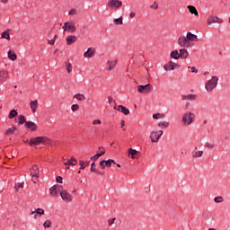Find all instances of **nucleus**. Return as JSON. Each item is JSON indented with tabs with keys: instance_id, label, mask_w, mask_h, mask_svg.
<instances>
[{
	"instance_id": "nucleus-1",
	"label": "nucleus",
	"mask_w": 230,
	"mask_h": 230,
	"mask_svg": "<svg viewBox=\"0 0 230 230\" xmlns=\"http://www.w3.org/2000/svg\"><path fill=\"white\" fill-rule=\"evenodd\" d=\"M195 119H196L195 113L191 111H187L182 116L181 123H183L185 127H190V125L195 122Z\"/></svg>"
},
{
	"instance_id": "nucleus-2",
	"label": "nucleus",
	"mask_w": 230,
	"mask_h": 230,
	"mask_svg": "<svg viewBox=\"0 0 230 230\" xmlns=\"http://www.w3.org/2000/svg\"><path fill=\"white\" fill-rule=\"evenodd\" d=\"M218 85V76L214 75L205 84V89L208 93L213 92L214 89Z\"/></svg>"
},
{
	"instance_id": "nucleus-3",
	"label": "nucleus",
	"mask_w": 230,
	"mask_h": 230,
	"mask_svg": "<svg viewBox=\"0 0 230 230\" xmlns=\"http://www.w3.org/2000/svg\"><path fill=\"white\" fill-rule=\"evenodd\" d=\"M40 143H47L48 145H49V143H51V140H49L47 137H37L31 138L29 142V145L31 146L36 147L37 145H40Z\"/></svg>"
},
{
	"instance_id": "nucleus-4",
	"label": "nucleus",
	"mask_w": 230,
	"mask_h": 230,
	"mask_svg": "<svg viewBox=\"0 0 230 230\" xmlns=\"http://www.w3.org/2000/svg\"><path fill=\"white\" fill-rule=\"evenodd\" d=\"M30 172L32 182L37 184V182H39V178L40 177V171L39 170V166H37V164L32 165Z\"/></svg>"
},
{
	"instance_id": "nucleus-5",
	"label": "nucleus",
	"mask_w": 230,
	"mask_h": 230,
	"mask_svg": "<svg viewBox=\"0 0 230 230\" xmlns=\"http://www.w3.org/2000/svg\"><path fill=\"white\" fill-rule=\"evenodd\" d=\"M63 31L66 33V31H68L69 33H75L76 31V22L74 21H68L64 23L63 26Z\"/></svg>"
},
{
	"instance_id": "nucleus-6",
	"label": "nucleus",
	"mask_w": 230,
	"mask_h": 230,
	"mask_svg": "<svg viewBox=\"0 0 230 230\" xmlns=\"http://www.w3.org/2000/svg\"><path fill=\"white\" fill-rule=\"evenodd\" d=\"M163 134H164L163 130L152 131L149 136L151 142L159 143V139H161V137L163 136Z\"/></svg>"
},
{
	"instance_id": "nucleus-7",
	"label": "nucleus",
	"mask_w": 230,
	"mask_h": 230,
	"mask_svg": "<svg viewBox=\"0 0 230 230\" xmlns=\"http://www.w3.org/2000/svg\"><path fill=\"white\" fill-rule=\"evenodd\" d=\"M222 22H224V20L215 15H210L207 20L208 26H211V24H222Z\"/></svg>"
},
{
	"instance_id": "nucleus-8",
	"label": "nucleus",
	"mask_w": 230,
	"mask_h": 230,
	"mask_svg": "<svg viewBox=\"0 0 230 230\" xmlns=\"http://www.w3.org/2000/svg\"><path fill=\"white\" fill-rule=\"evenodd\" d=\"M137 91L142 94H148V93H151L152 91V84H147L146 85H138Z\"/></svg>"
},
{
	"instance_id": "nucleus-9",
	"label": "nucleus",
	"mask_w": 230,
	"mask_h": 230,
	"mask_svg": "<svg viewBox=\"0 0 230 230\" xmlns=\"http://www.w3.org/2000/svg\"><path fill=\"white\" fill-rule=\"evenodd\" d=\"M121 6H123V2L119 1V0H110L108 1V7L109 8H121Z\"/></svg>"
},
{
	"instance_id": "nucleus-10",
	"label": "nucleus",
	"mask_w": 230,
	"mask_h": 230,
	"mask_svg": "<svg viewBox=\"0 0 230 230\" xmlns=\"http://www.w3.org/2000/svg\"><path fill=\"white\" fill-rule=\"evenodd\" d=\"M178 44L181 48H190V46H191V42H190L185 36H181L178 39Z\"/></svg>"
},
{
	"instance_id": "nucleus-11",
	"label": "nucleus",
	"mask_w": 230,
	"mask_h": 230,
	"mask_svg": "<svg viewBox=\"0 0 230 230\" xmlns=\"http://www.w3.org/2000/svg\"><path fill=\"white\" fill-rule=\"evenodd\" d=\"M62 186L60 185H54L49 189V193L52 197H57L58 193L61 195Z\"/></svg>"
},
{
	"instance_id": "nucleus-12",
	"label": "nucleus",
	"mask_w": 230,
	"mask_h": 230,
	"mask_svg": "<svg viewBox=\"0 0 230 230\" xmlns=\"http://www.w3.org/2000/svg\"><path fill=\"white\" fill-rule=\"evenodd\" d=\"M181 67L178 64L174 63L173 61H170L169 63L164 66V69L165 71H173L175 69H179Z\"/></svg>"
},
{
	"instance_id": "nucleus-13",
	"label": "nucleus",
	"mask_w": 230,
	"mask_h": 230,
	"mask_svg": "<svg viewBox=\"0 0 230 230\" xmlns=\"http://www.w3.org/2000/svg\"><path fill=\"white\" fill-rule=\"evenodd\" d=\"M60 197L65 202H71L73 200V196L67 190H62Z\"/></svg>"
},
{
	"instance_id": "nucleus-14",
	"label": "nucleus",
	"mask_w": 230,
	"mask_h": 230,
	"mask_svg": "<svg viewBox=\"0 0 230 230\" xmlns=\"http://www.w3.org/2000/svg\"><path fill=\"white\" fill-rule=\"evenodd\" d=\"M10 78V75L8 71L6 70H2L0 71V85H3V84Z\"/></svg>"
},
{
	"instance_id": "nucleus-15",
	"label": "nucleus",
	"mask_w": 230,
	"mask_h": 230,
	"mask_svg": "<svg viewBox=\"0 0 230 230\" xmlns=\"http://www.w3.org/2000/svg\"><path fill=\"white\" fill-rule=\"evenodd\" d=\"M96 49L93 47L88 48L87 51L84 53V58H93V56L95 55Z\"/></svg>"
},
{
	"instance_id": "nucleus-16",
	"label": "nucleus",
	"mask_w": 230,
	"mask_h": 230,
	"mask_svg": "<svg viewBox=\"0 0 230 230\" xmlns=\"http://www.w3.org/2000/svg\"><path fill=\"white\" fill-rule=\"evenodd\" d=\"M99 150H101V151H98V153L95 155L91 157V161H93V162L98 161V159H100V157H102V155H104L105 149H103V146H100Z\"/></svg>"
},
{
	"instance_id": "nucleus-17",
	"label": "nucleus",
	"mask_w": 230,
	"mask_h": 230,
	"mask_svg": "<svg viewBox=\"0 0 230 230\" xmlns=\"http://www.w3.org/2000/svg\"><path fill=\"white\" fill-rule=\"evenodd\" d=\"M24 127L31 130V132H35V130H37L38 128L37 124H35V122L33 121L25 122Z\"/></svg>"
},
{
	"instance_id": "nucleus-18",
	"label": "nucleus",
	"mask_w": 230,
	"mask_h": 230,
	"mask_svg": "<svg viewBox=\"0 0 230 230\" xmlns=\"http://www.w3.org/2000/svg\"><path fill=\"white\" fill-rule=\"evenodd\" d=\"M128 154V157H131V159H139V152L136 149L129 148Z\"/></svg>"
},
{
	"instance_id": "nucleus-19",
	"label": "nucleus",
	"mask_w": 230,
	"mask_h": 230,
	"mask_svg": "<svg viewBox=\"0 0 230 230\" xmlns=\"http://www.w3.org/2000/svg\"><path fill=\"white\" fill-rule=\"evenodd\" d=\"M114 109H117L119 112H122L125 116H128V114H130V110L127 109V107L123 105H119L118 107L115 106Z\"/></svg>"
},
{
	"instance_id": "nucleus-20",
	"label": "nucleus",
	"mask_w": 230,
	"mask_h": 230,
	"mask_svg": "<svg viewBox=\"0 0 230 230\" xmlns=\"http://www.w3.org/2000/svg\"><path fill=\"white\" fill-rule=\"evenodd\" d=\"M185 38H187V40L189 42H195V41L199 40V37H197V35H195L191 32H187Z\"/></svg>"
},
{
	"instance_id": "nucleus-21",
	"label": "nucleus",
	"mask_w": 230,
	"mask_h": 230,
	"mask_svg": "<svg viewBox=\"0 0 230 230\" xmlns=\"http://www.w3.org/2000/svg\"><path fill=\"white\" fill-rule=\"evenodd\" d=\"M78 38L75 35H70L66 38L67 46H71V44H75Z\"/></svg>"
},
{
	"instance_id": "nucleus-22",
	"label": "nucleus",
	"mask_w": 230,
	"mask_h": 230,
	"mask_svg": "<svg viewBox=\"0 0 230 230\" xmlns=\"http://www.w3.org/2000/svg\"><path fill=\"white\" fill-rule=\"evenodd\" d=\"M204 154V151L199 150V147H195L191 153V155L194 159L200 157Z\"/></svg>"
},
{
	"instance_id": "nucleus-23",
	"label": "nucleus",
	"mask_w": 230,
	"mask_h": 230,
	"mask_svg": "<svg viewBox=\"0 0 230 230\" xmlns=\"http://www.w3.org/2000/svg\"><path fill=\"white\" fill-rule=\"evenodd\" d=\"M30 107L33 113L37 112V109L39 108V101H37V100L31 101L30 102Z\"/></svg>"
},
{
	"instance_id": "nucleus-24",
	"label": "nucleus",
	"mask_w": 230,
	"mask_h": 230,
	"mask_svg": "<svg viewBox=\"0 0 230 230\" xmlns=\"http://www.w3.org/2000/svg\"><path fill=\"white\" fill-rule=\"evenodd\" d=\"M187 8L192 15H196L197 17H199V11H197V8L195 6L188 5Z\"/></svg>"
},
{
	"instance_id": "nucleus-25",
	"label": "nucleus",
	"mask_w": 230,
	"mask_h": 230,
	"mask_svg": "<svg viewBox=\"0 0 230 230\" xmlns=\"http://www.w3.org/2000/svg\"><path fill=\"white\" fill-rule=\"evenodd\" d=\"M64 164H71V166H76L78 164V160L76 158L72 157L71 159H68L66 162H64Z\"/></svg>"
},
{
	"instance_id": "nucleus-26",
	"label": "nucleus",
	"mask_w": 230,
	"mask_h": 230,
	"mask_svg": "<svg viewBox=\"0 0 230 230\" xmlns=\"http://www.w3.org/2000/svg\"><path fill=\"white\" fill-rule=\"evenodd\" d=\"M7 55H8V58H9L10 60H12L13 62L15 61V60H17V54L14 53L13 51H12V49H10V50L8 51Z\"/></svg>"
},
{
	"instance_id": "nucleus-27",
	"label": "nucleus",
	"mask_w": 230,
	"mask_h": 230,
	"mask_svg": "<svg viewBox=\"0 0 230 230\" xmlns=\"http://www.w3.org/2000/svg\"><path fill=\"white\" fill-rule=\"evenodd\" d=\"M91 172H93V173H97L98 175L103 176V172L96 170V164L93 162L91 165Z\"/></svg>"
},
{
	"instance_id": "nucleus-28",
	"label": "nucleus",
	"mask_w": 230,
	"mask_h": 230,
	"mask_svg": "<svg viewBox=\"0 0 230 230\" xmlns=\"http://www.w3.org/2000/svg\"><path fill=\"white\" fill-rule=\"evenodd\" d=\"M171 58H174V60H179L181 58V54L178 50H174L171 52Z\"/></svg>"
},
{
	"instance_id": "nucleus-29",
	"label": "nucleus",
	"mask_w": 230,
	"mask_h": 230,
	"mask_svg": "<svg viewBox=\"0 0 230 230\" xmlns=\"http://www.w3.org/2000/svg\"><path fill=\"white\" fill-rule=\"evenodd\" d=\"M74 99L77 100L78 102H85V96L82 93H76L73 97Z\"/></svg>"
},
{
	"instance_id": "nucleus-30",
	"label": "nucleus",
	"mask_w": 230,
	"mask_h": 230,
	"mask_svg": "<svg viewBox=\"0 0 230 230\" xmlns=\"http://www.w3.org/2000/svg\"><path fill=\"white\" fill-rule=\"evenodd\" d=\"M117 62H118L117 60L114 61V62H112V61H108V62H107V65H108L107 70H108V71H112V69H114V67H116Z\"/></svg>"
},
{
	"instance_id": "nucleus-31",
	"label": "nucleus",
	"mask_w": 230,
	"mask_h": 230,
	"mask_svg": "<svg viewBox=\"0 0 230 230\" xmlns=\"http://www.w3.org/2000/svg\"><path fill=\"white\" fill-rule=\"evenodd\" d=\"M188 55L190 54L188 53V50L186 49H180V57L181 58H188Z\"/></svg>"
},
{
	"instance_id": "nucleus-32",
	"label": "nucleus",
	"mask_w": 230,
	"mask_h": 230,
	"mask_svg": "<svg viewBox=\"0 0 230 230\" xmlns=\"http://www.w3.org/2000/svg\"><path fill=\"white\" fill-rule=\"evenodd\" d=\"M181 100H197V95L195 94L181 95Z\"/></svg>"
},
{
	"instance_id": "nucleus-33",
	"label": "nucleus",
	"mask_w": 230,
	"mask_h": 230,
	"mask_svg": "<svg viewBox=\"0 0 230 230\" xmlns=\"http://www.w3.org/2000/svg\"><path fill=\"white\" fill-rule=\"evenodd\" d=\"M2 39H6V40H10V29H7L5 31L1 34Z\"/></svg>"
},
{
	"instance_id": "nucleus-34",
	"label": "nucleus",
	"mask_w": 230,
	"mask_h": 230,
	"mask_svg": "<svg viewBox=\"0 0 230 230\" xmlns=\"http://www.w3.org/2000/svg\"><path fill=\"white\" fill-rule=\"evenodd\" d=\"M158 127L160 128H168L170 127V122L168 121H161L158 123Z\"/></svg>"
},
{
	"instance_id": "nucleus-35",
	"label": "nucleus",
	"mask_w": 230,
	"mask_h": 230,
	"mask_svg": "<svg viewBox=\"0 0 230 230\" xmlns=\"http://www.w3.org/2000/svg\"><path fill=\"white\" fill-rule=\"evenodd\" d=\"M15 130H17V128L13 127V128H9L6 131L5 134L6 136H10L12 134H15Z\"/></svg>"
},
{
	"instance_id": "nucleus-36",
	"label": "nucleus",
	"mask_w": 230,
	"mask_h": 230,
	"mask_svg": "<svg viewBox=\"0 0 230 230\" xmlns=\"http://www.w3.org/2000/svg\"><path fill=\"white\" fill-rule=\"evenodd\" d=\"M17 111L12 110L8 115L9 119H13V118L17 117Z\"/></svg>"
},
{
	"instance_id": "nucleus-37",
	"label": "nucleus",
	"mask_w": 230,
	"mask_h": 230,
	"mask_svg": "<svg viewBox=\"0 0 230 230\" xmlns=\"http://www.w3.org/2000/svg\"><path fill=\"white\" fill-rule=\"evenodd\" d=\"M113 24H115V26H119V24H123V17L120 16L119 18L113 20Z\"/></svg>"
},
{
	"instance_id": "nucleus-38",
	"label": "nucleus",
	"mask_w": 230,
	"mask_h": 230,
	"mask_svg": "<svg viewBox=\"0 0 230 230\" xmlns=\"http://www.w3.org/2000/svg\"><path fill=\"white\" fill-rule=\"evenodd\" d=\"M153 119H164V114H162V113L153 114Z\"/></svg>"
},
{
	"instance_id": "nucleus-39",
	"label": "nucleus",
	"mask_w": 230,
	"mask_h": 230,
	"mask_svg": "<svg viewBox=\"0 0 230 230\" xmlns=\"http://www.w3.org/2000/svg\"><path fill=\"white\" fill-rule=\"evenodd\" d=\"M19 119V124L20 125H24V123L26 124V117H24V115H19L18 117Z\"/></svg>"
},
{
	"instance_id": "nucleus-40",
	"label": "nucleus",
	"mask_w": 230,
	"mask_h": 230,
	"mask_svg": "<svg viewBox=\"0 0 230 230\" xmlns=\"http://www.w3.org/2000/svg\"><path fill=\"white\" fill-rule=\"evenodd\" d=\"M214 202H216V204H220L224 202V198L222 196H217L214 199Z\"/></svg>"
},
{
	"instance_id": "nucleus-41",
	"label": "nucleus",
	"mask_w": 230,
	"mask_h": 230,
	"mask_svg": "<svg viewBox=\"0 0 230 230\" xmlns=\"http://www.w3.org/2000/svg\"><path fill=\"white\" fill-rule=\"evenodd\" d=\"M205 148L213 149L215 148V144L211 142H206L204 145Z\"/></svg>"
},
{
	"instance_id": "nucleus-42",
	"label": "nucleus",
	"mask_w": 230,
	"mask_h": 230,
	"mask_svg": "<svg viewBox=\"0 0 230 230\" xmlns=\"http://www.w3.org/2000/svg\"><path fill=\"white\" fill-rule=\"evenodd\" d=\"M79 164H80V170H85V168H87V164H85V162L80 160L79 161Z\"/></svg>"
},
{
	"instance_id": "nucleus-43",
	"label": "nucleus",
	"mask_w": 230,
	"mask_h": 230,
	"mask_svg": "<svg viewBox=\"0 0 230 230\" xmlns=\"http://www.w3.org/2000/svg\"><path fill=\"white\" fill-rule=\"evenodd\" d=\"M14 188L16 191H19V188H24V182L16 183Z\"/></svg>"
},
{
	"instance_id": "nucleus-44",
	"label": "nucleus",
	"mask_w": 230,
	"mask_h": 230,
	"mask_svg": "<svg viewBox=\"0 0 230 230\" xmlns=\"http://www.w3.org/2000/svg\"><path fill=\"white\" fill-rule=\"evenodd\" d=\"M51 225H52V223L49 220H46L43 224V227H45V229L49 228V227H51Z\"/></svg>"
},
{
	"instance_id": "nucleus-45",
	"label": "nucleus",
	"mask_w": 230,
	"mask_h": 230,
	"mask_svg": "<svg viewBox=\"0 0 230 230\" xmlns=\"http://www.w3.org/2000/svg\"><path fill=\"white\" fill-rule=\"evenodd\" d=\"M66 71L71 73L73 71V65L71 63H66Z\"/></svg>"
},
{
	"instance_id": "nucleus-46",
	"label": "nucleus",
	"mask_w": 230,
	"mask_h": 230,
	"mask_svg": "<svg viewBox=\"0 0 230 230\" xmlns=\"http://www.w3.org/2000/svg\"><path fill=\"white\" fill-rule=\"evenodd\" d=\"M72 111L73 112H76V111H78L80 109V106H78V104H73L71 106Z\"/></svg>"
},
{
	"instance_id": "nucleus-47",
	"label": "nucleus",
	"mask_w": 230,
	"mask_h": 230,
	"mask_svg": "<svg viewBox=\"0 0 230 230\" xmlns=\"http://www.w3.org/2000/svg\"><path fill=\"white\" fill-rule=\"evenodd\" d=\"M102 170H105V167L107 166L106 164H105V160H102L99 163Z\"/></svg>"
},
{
	"instance_id": "nucleus-48",
	"label": "nucleus",
	"mask_w": 230,
	"mask_h": 230,
	"mask_svg": "<svg viewBox=\"0 0 230 230\" xmlns=\"http://www.w3.org/2000/svg\"><path fill=\"white\" fill-rule=\"evenodd\" d=\"M78 13L76 12V9H71L68 12V15H76Z\"/></svg>"
},
{
	"instance_id": "nucleus-49",
	"label": "nucleus",
	"mask_w": 230,
	"mask_h": 230,
	"mask_svg": "<svg viewBox=\"0 0 230 230\" xmlns=\"http://www.w3.org/2000/svg\"><path fill=\"white\" fill-rule=\"evenodd\" d=\"M150 8H152L153 10H157V8H159V4H157V2H154Z\"/></svg>"
},
{
	"instance_id": "nucleus-50",
	"label": "nucleus",
	"mask_w": 230,
	"mask_h": 230,
	"mask_svg": "<svg viewBox=\"0 0 230 230\" xmlns=\"http://www.w3.org/2000/svg\"><path fill=\"white\" fill-rule=\"evenodd\" d=\"M37 215H44V209L42 208H36Z\"/></svg>"
},
{
	"instance_id": "nucleus-51",
	"label": "nucleus",
	"mask_w": 230,
	"mask_h": 230,
	"mask_svg": "<svg viewBox=\"0 0 230 230\" xmlns=\"http://www.w3.org/2000/svg\"><path fill=\"white\" fill-rule=\"evenodd\" d=\"M114 222H116V217L108 220L109 226H112V224H114Z\"/></svg>"
},
{
	"instance_id": "nucleus-52",
	"label": "nucleus",
	"mask_w": 230,
	"mask_h": 230,
	"mask_svg": "<svg viewBox=\"0 0 230 230\" xmlns=\"http://www.w3.org/2000/svg\"><path fill=\"white\" fill-rule=\"evenodd\" d=\"M93 125H102V120H100V119H94V120L93 121Z\"/></svg>"
},
{
	"instance_id": "nucleus-53",
	"label": "nucleus",
	"mask_w": 230,
	"mask_h": 230,
	"mask_svg": "<svg viewBox=\"0 0 230 230\" xmlns=\"http://www.w3.org/2000/svg\"><path fill=\"white\" fill-rule=\"evenodd\" d=\"M105 164L108 168H111V166L112 165V164L111 163V160H105Z\"/></svg>"
},
{
	"instance_id": "nucleus-54",
	"label": "nucleus",
	"mask_w": 230,
	"mask_h": 230,
	"mask_svg": "<svg viewBox=\"0 0 230 230\" xmlns=\"http://www.w3.org/2000/svg\"><path fill=\"white\" fill-rule=\"evenodd\" d=\"M56 181H57V182H58L59 184H62V177H61V176H58V177L56 178Z\"/></svg>"
},
{
	"instance_id": "nucleus-55",
	"label": "nucleus",
	"mask_w": 230,
	"mask_h": 230,
	"mask_svg": "<svg viewBox=\"0 0 230 230\" xmlns=\"http://www.w3.org/2000/svg\"><path fill=\"white\" fill-rule=\"evenodd\" d=\"M129 17H130V19H134L136 17V13L131 12L129 13Z\"/></svg>"
},
{
	"instance_id": "nucleus-56",
	"label": "nucleus",
	"mask_w": 230,
	"mask_h": 230,
	"mask_svg": "<svg viewBox=\"0 0 230 230\" xmlns=\"http://www.w3.org/2000/svg\"><path fill=\"white\" fill-rule=\"evenodd\" d=\"M190 69L192 73H199V70L195 66H192Z\"/></svg>"
},
{
	"instance_id": "nucleus-57",
	"label": "nucleus",
	"mask_w": 230,
	"mask_h": 230,
	"mask_svg": "<svg viewBox=\"0 0 230 230\" xmlns=\"http://www.w3.org/2000/svg\"><path fill=\"white\" fill-rule=\"evenodd\" d=\"M48 42H49V44L53 45V44H55V39H53V40H49Z\"/></svg>"
},
{
	"instance_id": "nucleus-58",
	"label": "nucleus",
	"mask_w": 230,
	"mask_h": 230,
	"mask_svg": "<svg viewBox=\"0 0 230 230\" xmlns=\"http://www.w3.org/2000/svg\"><path fill=\"white\" fill-rule=\"evenodd\" d=\"M120 125H121V128H123V127H125V120H121Z\"/></svg>"
},
{
	"instance_id": "nucleus-59",
	"label": "nucleus",
	"mask_w": 230,
	"mask_h": 230,
	"mask_svg": "<svg viewBox=\"0 0 230 230\" xmlns=\"http://www.w3.org/2000/svg\"><path fill=\"white\" fill-rule=\"evenodd\" d=\"M110 160V163H111V164H116V162L112 159H109Z\"/></svg>"
},
{
	"instance_id": "nucleus-60",
	"label": "nucleus",
	"mask_w": 230,
	"mask_h": 230,
	"mask_svg": "<svg viewBox=\"0 0 230 230\" xmlns=\"http://www.w3.org/2000/svg\"><path fill=\"white\" fill-rule=\"evenodd\" d=\"M65 166L66 167V170H69V166H71V164H65Z\"/></svg>"
},
{
	"instance_id": "nucleus-61",
	"label": "nucleus",
	"mask_w": 230,
	"mask_h": 230,
	"mask_svg": "<svg viewBox=\"0 0 230 230\" xmlns=\"http://www.w3.org/2000/svg\"><path fill=\"white\" fill-rule=\"evenodd\" d=\"M1 2L3 3V4H6V3H8V0H1Z\"/></svg>"
},
{
	"instance_id": "nucleus-62",
	"label": "nucleus",
	"mask_w": 230,
	"mask_h": 230,
	"mask_svg": "<svg viewBox=\"0 0 230 230\" xmlns=\"http://www.w3.org/2000/svg\"><path fill=\"white\" fill-rule=\"evenodd\" d=\"M207 124H208V120L205 119V120L203 121V125H207Z\"/></svg>"
},
{
	"instance_id": "nucleus-63",
	"label": "nucleus",
	"mask_w": 230,
	"mask_h": 230,
	"mask_svg": "<svg viewBox=\"0 0 230 230\" xmlns=\"http://www.w3.org/2000/svg\"><path fill=\"white\" fill-rule=\"evenodd\" d=\"M35 213H37L36 210L31 211V215H35Z\"/></svg>"
},
{
	"instance_id": "nucleus-64",
	"label": "nucleus",
	"mask_w": 230,
	"mask_h": 230,
	"mask_svg": "<svg viewBox=\"0 0 230 230\" xmlns=\"http://www.w3.org/2000/svg\"><path fill=\"white\" fill-rule=\"evenodd\" d=\"M23 143H28V139H23Z\"/></svg>"
}]
</instances>
